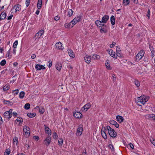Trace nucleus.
Wrapping results in <instances>:
<instances>
[{
    "label": "nucleus",
    "instance_id": "obj_33",
    "mask_svg": "<svg viewBox=\"0 0 155 155\" xmlns=\"http://www.w3.org/2000/svg\"><path fill=\"white\" fill-rule=\"evenodd\" d=\"M25 92L24 91H22L19 94V97L21 99H23L25 96Z\"/></svg>",
    "mask_w": 155,
    "mask_h": 155
},
{
    "label": "nucleus",
    "instance_id": "obj_39",
    "mask_svg": "<svg viewBox=\"0 0 155 155\" xmlns=\"http://www.w3.org/2000/svg\"><path fill=\"white\" fill-rule=\"evenodd\" d=\"M30 107V105L29 103L26 104L24 106V108L25 109L28 110Z\"/></svg>",
    "mask_w": 155,
    "mask_h": 155
},
{
    "label": "nucleus",
    "instance_id": "obj_41",
    "mask_svg": "<svg viewBox=\"0 0 155 155\" xmlns=\"http://www.w3.org/2000/svg\"><path fill=\"white\" fill-rule=\"evenodd\" d=\"M11 49V48L10 47L9 50L8 51L7 53L6 54V56L7 57H9V58H11L12 57V55H10V52Z\"/></svg>",
    "mask_w": 155,
    "mask_h": 155
},
{
    "label": "nucleus",
    "instance_id": "obj_14",
    "mask_svg": "<svg viewBox=\"0 0 155 155\" xmlns=\"http://www.w3.org/2000/svg\"><path fill=\"white\" fill-rule=\"evenodd\" d=\"M74 116L76 118H81L82 116V114L79 112H75L73 113Z\"/></svg>",
    "mask_w": 155,
    "mask_h": 155
},
{
    "label": "nucleus",
    "instance_id": "obj_46",
    "mask_svg": "<svg viewBox=\"0 0 155 155\" xmlns=\"http://www.w3.org/2000/svg\"><path fill=\"white\" fill-rule=\"evenodd\" d=\"M53 138H54L55 139H57L58 136L57 134L55 132H54L53 133Z\"/></svg>",
    "mask_w": 155,
    "mask_h": 155
},
{
    "label": "nucleus",
    "instance_id": "obj_8",
    "mask_svg": "<svg viewBox=\"0 0 155 155\" xmlns=\"http://www.w3.org/2000/svg\"><path fill=\"white\" fill-rule=\"evenodd\" d=\"M91 107V104L89 103H87L85 105L81 108V110L82 111L86 112Z\"/></svg>",
    "mask_w": 155,
    "mask_h": 155
},
{
    "label": "nucleus",
    "instance_id": "obj_16",
    "mask_svg": "<svg viewBox=\"0 0 155 155\" xmlns=\"http://www.w3.org/2000/svg\"><path fill=\"white\" fill-rule=\"evenodd\" d=\"M109 17L108 15H104L102 18L101 21L102 23L104 24V23H106L109 19Z\"/></svg>",
    "mask_w": 155,
    "mask_h": 155
},
{
    "label": "nucleus",
    "instance_id": "obj_40",
    "mask_svg": "<svg viewBox=\"0 0 155 155\" xmlns=\"http://www.w3.org/2000/svg\"><path fill=\"white\" fill-rule=\"evenodd\" d=\"M123 3L124 5L127 6L129 5L130 3L129 0H123Z\"/></svg>",
    "mask_w": 155,
    "mask_h": 155
},
{
    "label": "nucleus",
    "instance_id": "obj_11",
    "mask_svg": "<svg viewBox=\"0 0 155 155\" xmlns=\"http://www.w3.org/2000/svg\"><path fill=\"white\" fill-rule=\"evenodd\" d=\"M35 68L36 70L40 71L41 70H45V67L42 65H40L39 64H37L36 65Z\"/></svg>",
    "mask_w": 155,
    "mask_h": 155
},
{
    "label": "nucleus",
    "instance_id": "obj_61",
    "mask_svg": "<svg viewBox=\"0 0 155 155\" xmlns=\"http://www.w3.org/2000/svg\"><path fill=\"white\" fill-rule=\"evenodd\" d=\"M150 11L149 10H148L147 12V16L148 17V18H149L150 17Z\"/></svg>",
    "mask_w": 155,
    "mask_h": 155
},
{
    "label": "nucleus",
    "instance_id": "obj_10",
    "mask_svg": "<svg viewBox=\"0 0 155 155\" xmlns=\"http://www.w3.org/2000/svg\"><path fill=\"white\" fill-rule=\"evenodd\" d=\"M45 133L47 134L48 135L50 136L51 134V131L48 126H47L45 125Z\"/></svg>",
    "mask_w": 155,
    "mask_h": 155
},
{
    "label": "nucleus",
    "instance_id": "obj_29",
    "mask_svg": "<svg viewBox=\"0 0 155 155\" xmlns=\"http://www.w3.org/2000/svg\"><path fill=\"white\" fill-rule=\"evenodd\" d=\"M42 0H38L37 6L38 9H40L41 8Z\"/></svg>",
    "mask_w": 155,
    "mask_h": 155
},
{
    "label": "nucleus",
    "instance_id": "obj_23",
    "mask_svg": "<svg viewBox=\"0 0 155 155\" xmlns=\"http://www.w3.org/2000/svg\"><path fill=\"white\" fill-rule=\"evenodd\" d=\"M55 67L58 70L60 71L61 69L62 64L61 63L58 62L56 64Z\"/></svg>",
    "mask_w": 155,
    "mask_h": 155
},
{
    "label": "nucleus",
    "instance_id": "obj_34",
    "mask_svg": "<svg viewBox=\"0 0 155 155\" xmlns=\"http://www.w3.org/2000/svg\"><path fill=\"white\" fill-rule=\"evenodd\" d=\"M36 115V114L32 113H29L27 114V116L28 117L30 118H32L35 117Z\"/></svg>",
    "mask_w": 155,
    "mask_h": 155
},
{
    "label": "nucleus",
    "instance_id": "obj_47",
    "mask_svg": "<svg viewBox=\"0 0 155 155\" xmlns=\"http://www.w3.org/2000/svg\"><path fill=\"white\" fill-rule=\"evenodd\" d=\"M135 84L136 85L137 87H139L140 86V84L139 81L137 80H135Z\"/></svg>",
    "mask_w": 155,
    "mask_h": 155
},
{
    "label": "nucleus",
    "instance_id": "obj_24",
    "mask_svg": "<svg viewBox=\"0 0 155 155\" xmlns=\"http://www.w3.org/2000/svg\"><path fill=\"white\" fill-rule=\"evenodd\" d=\"M6 16V13L5 12H2L0 15V20H4L5 19Z\"/></svg>",
    "mask_w": 155,
    "mask_h": 155
},
{
    "label": "nucleus",
    "instance_id": "obj_21",
    "mask_svg": "<svg viewBox=\"0 0 155 155\" xmlns=\"http://www.w3.org/2000/svg\"><path fill=\"white\" fill-rule=\"evenodd\" d=\"M105 65L106 68L107 69L111 70L112 69L110 65V64L109 63V61L107 60L106 61Z\"/></svg>",
    "mask_w": 155,
    "mask_h": 155
},
{
    "label": "nucleus",
    "instance_id": "obj_13",
    "mask_svg": "<svg viewBox=\"0 0 155 155\" xmlns=\"http://www.w3.org/2000/svg\"><path fill=\"white\" fill-rule=\"evenodd\" d=\"M106 26L104 24H103L100 27V32L101 33H106L107 32V30L106 29Z\"/></svg>",
    "mask_w": 155,
    "mask_h": 155
},
{
    "label": "nucleus",
    "instance_id": "obj_48",
    "mask_svg": "<svg viewBox=\"0 0 155 155\" xmlns=\"http://www.w3.org/2000/svg\"><path fill=\"white\" fill-rule=\"evenodd\" d=\"M110 55L115 58H117V55L114 52L112 54V55L111 54Z\"/></svg>",
    "mask_w": 155,
    "mask_h": 155
},
{
    "label": "nucleus",
    "instance_id": "obj_22",
    "mask_svg": "<svg viewBox=\"0 0 155 155\" xmlns=\"http://www.w3.org/2000/svg\"><path fill=\"white\" fill-rule=\"evenodd\" d=\"M74 26L72 25V24L71 23V21L69 23H66L64 24L65 28H72Z\"/></svg>",
    "mask_w": 155,
    "mask_h": 155
},
{
    "label": "nucleus",
    "instance_id": "obj_36",
    "mask_svg": "<svg viewBox=\"0 0 155 155\" xmlns=\"http://www.w3.org/2000/svg\"><path fill=\"white\" fill-rule=\"evenodd\" d=\"M63 143V140L62 138H61L58 140V144L60 147L62 146Z\"/></svg>",
    "mask_w": 155,
    "mask_h": 155
},
{
    "label": "nucleus",
    "instance_id": "obj_38",
    "mask_svg": "<svg viewBox=\"0 0 155 155\" xmlns=\"http://www.w3.org/2000/svg\"><path fill=\"white\" fill-rule=\"evenodd\" d=\"M10 88V86L6 84L3 87V90L4 91H7Z\"/></svg>",
    "mask_w": 155,
    "mask_h": 155
},
{
    "label": "nucleus",
    "instance_id": "obj_63",
    "mask_svg": "<svg viewBox=\"0 0 155 155\" xmlns=\"http://www.w3.org/2000/svg\"><path fill=\"white\" fill-rule=\"evenodd\" d=\"M151 143L155 146V140H151Z\"/></svg>",
    "mask_w": 155,
    "mask_h": 155
},
{
    "label": "nucleus",
    "instance_id": "obj_60",
    "mask_svg": "<svg viewBox=\"0 0 155 155\" xmlns=\"http://www.w3.org/2000/svg\"><path fill=\"white\" fill-rule=\"evenodd\" d=\"M39 112L41 114H43L44 112V110L43 109H40Z\"/></svg>",
    "mask_w": 155,
    "mask_h": 155
},
{
    "label": "nucleus",
    "instance_id": "obj_6",
    "mask_svg": "<svg viewBox=\"0 0 155 155\" xmlns=\"http://www.w3.org/2000/svg\"><path fill=\"white\" fill-rule=\"evenodd\" d=\"M81 19V17L79 16L75 18L71 21V23L72 24V25L74 26L77 22L80 21Z\"/></svg>",
    "mask_w": 155,
    "mask_h": 155
},
{
    "label": "nucleus",
    "instance_id": "obj_9",
    "mask_svg": "<svg viewBox=\"0 0 155 155\" xmlns=\"http://www.w3.org/2000/svg\"><path fill=\"white\" fill-rule=\"evenodd\" d=\"M51 137L50 136L47 137L44 140V143L46 146H48L49 145L51 142Z\"/></svg>",
    "mask_w": 155,
    "mask_h": 155
},
{
    "label": "nucleus",
    "instance_id": "obj_12",
    "mask_svg": "<svg viewBox=\"0 0 155 155\" xmlns=\"http://www.w3.org/2000/svg\"><path fill=\"white\" fill-rule=\"evenodd\" d=\"M83 131V128L81 127H79L77 130V133L76 134L77 136H81L82 133Z\"/></svg>",
    "mask_w": 155,
    "mask_h": 155
},
{
    "label": "nucleus",
    "instance_id": "obj_56",
    "mask_svg": "<svg viewBox=\"0 0 155 155\" xmlns=\"http://www.w3.org/2000/svg\"><path fill=\"white\" fill-rule=\"evenodd\" d=\"M16 48H14L13 50V53L15 55L16 54Z\"/></svg>",
    "mask_w": 155,
    "mask_h": 155
},
{
    "label": "nucleus",
    "instance_id": "obj_57",
    "mask_svg": "<svg viewBox=\"0 0 155 155\" xmlns=\"http://www.w3.org/2000/svg\"><path fill=\"white\" fill-rule=\"evenodd\" d=\"M139 105L140 106V107H139L138 108L139 110L140 111H143V109H142L141 108V105H140V104Z\"/></svg>",
    "mask_w": 155,
    "mask_h": 155
},
{
    "label": "nucleus",
    "instance_id": "obj_55",
    "mask_svg": "<svg viewBox=\"0 0 155 155\" xmlns=\"http://www.w3.org/2000/svg\"><path fill=\"white\" fill-rule=\"evenodd\" d=\"M60 17L58 16L55 17L54 18V20L56 21H58L60 19Z\"/></svg>",
    "mask_w": 155,
    "mask_h": 155
},
{
    "label": "nucleus",
    "instance_id": "obj_15",
    "mask_svg": "<svg viewBox=\"0 0 155 155\" xmlns=\"http://www.w3.org/2000/svg\"><path fill=\"white\" fill-rule=\"evenodd\" d=\"M84 60L85 62L87 64H89L91 61V56L88 55H86L84 57Z\"/></svg>",
    "mask_w": 155,
    "mask_h": 155
},
{
    "label": "nucleus",
    "instance_id": "obj_35",
    "mask_svg": "<svg viewBox=\"0 0 155 155\" xmlns=\"http://www.w3.org/2000/svg\"><path fill=\"white\" fill-rule=\"evenodd\" d=\"M110 21L112 25H114L115 24L114 17L113 15H112L110 17Z\"/></svg>",
    "mask_w": 155,
    "mask_h": 155
},
{
    "label": "nucleus",
    "instance_id": "obj_62",
    "mask_svg": "<svg viewBox=\"0 0 155 155\" xmlns=\"http://www.w3.org/2000/svg\"><path fill=\"white\" fill-rule=\"evenodd\" d=\"M12 17H13L12 15H10L8 18V20H10L12 18Z\"/></svg>",
    "mask_w": 155,
    "mask_h": 155
},
{
    "label": "nucleus",
    "instance_id": "obj_54",
    "mask_svg": "<svg viewBox=\"0 0 155 155\" xmlns=\"http://www.w3.org/2000/svg\"><path fill=\"white\" fill-rule=\"evenodd\" d=\"M108 53L110 55H112V54L114 52L111 49H109L108 51Z\"/></svg>",
    "mask_w": 155,
    "mask_h": 155
},
{
    "label": "nucleus",
    "instance_id": "obj_31",
    "mask_svg": "<svg viewBox=\"0 0 155 155\" xmlns=\"http://www.w3.org/2000/svg\"><path fill=\"white\" fill-rule=\"evenodd\" d=\"M15 122L16 123H18V124H22L23 122V119L22 118H17L15 120Z\"/></svg>",
    "mask_w": 155,
    "mask_h": 155
},
{
    "label": "nucleus",
    "instance_id": "obj_64",
    "mask_svg": "<svg viewBox=\"0 0 155 155\" xmlns=\"http://www.w3.org/2000/svg\"><path fill=\"white\" fill-rule=\"evenodd\" d=\"M12 114L15 117H16L17 115V113L15 112H13L12 113Z\"/></svg>",
    "mask_w": 155,
    "mask_h": 155
},
{
    "label": "nucleus",
    "instance_id": "obj_32",
    "mask_svg": "<svg viewBox=\"0 0 155 155\" xmlns=\"http://www.w3.org/2000/svg\"><path fill=\"white\" fill-rule=\"evenodd\" d=\"M18 142V139L17 137H15L13 139V143L14 145H17Z\"/></svg>",
    "mask_w": 155,
    "mask_h": 155
},
{
    "label": "nucleus",
    "instance_id": "obj_1",
    "mask_svg": "<svg viewBox=\"0 0 155 155\" xmlns=\"http://www.w3.org/2000/svg\"><path fill=\"white\" fill-rule=\"evenodd\" d=\"M107 130L109 135L112 138H115L116 137L117 134L114 130L109 126H107L105 127H102L101 129V133L103 137L105 139L107 138L106 131Z\"/></svg>",
    "mask_w": 155,
    "mask_h": 155
},
{
    "label": "nucleus",
    "instance_id": "obj_4",
    "mask_svg": "<svg viewBox=\"0 0 155 155\" xmlns=\"http://www.w3.org/2000/svg\"><path fill=\"white\" fill-rule=\"evenodd\" d=\"M12 109H10L8 111L5 112L3 114V116L5 118L10 119L12 117Z\"/></svg>",
    "mask_w": 155,
    "mask_h": 155
},
{
    "label": "nucleus",
    "instance_id": "obj_26",
    "mask_svg": "<svg viewBox=\"0 0 155 155\" xmlns=\"http://www.w3.org/2000/svg\"><path fill=\"white\" fill-rule=\"evenodd\" d=\"M68 51V54L71 57L74 58L75 57L74 53L71 49H69Z\"/></svg>",
    "mask_w": 155,
    "mask_h": 155
},
{
    "label": "nucleus",
    "instance_id": "obj_19",
    "mask_svg": "<svg viewBox=\"0 0 155 155\" xmlns=\"http://www.w3.org/2000/svg\"><path fill=\"white\" fill-rule=\"evenodd\" d=\"M13 9L15 10V12H16L21 10V6L18 4L15 5Z\"/></svg>",
    "mask_w": 155,
    "mask_h": 155
},
{
    "label": "nucleus",
    "instance_id": "obj_28",
    "mask_svg": "<svg viewBox=\"0 0 155 155\" xmlns=\"http://www.w3.org/2000/svg\"><path fill=\"white\" fill-rule=\"evenodd\" d=\"M100 58V56L97 54H94L92 56V59L94 60H98Z\"/></svg>",
    "mask_w": 155,
    "mask_h": 155
},
{
    "label": "nucleus",
    "instance_id": "obj_30",
    "mask_svg": "<svg viewBox=\"0 0 155 155\" xmlns=\"http://www.w3.org/2000/svg\"><path fill=\"white\" fill-rule=\"evenodd\" d=\"M11 153V150L9 148L6 149L4 153V155H9Z\"/></svg>",
    "mask_w": 155,
    "mask_h": 155
},
{
    "label": "nucleus",
    "instance_id": "obj_49",
    "mask_svg": "<svg viewBox=\"0 0 155 155\" xmlns=\"http://www.w3.org/2000/svg\"><path fill=\"white\" fill-rule=\"evenodd\" d=\"M116 52H117L116 55H117V57L118 56L119 57H120L122 56L121 54L120 53H119L118 51H117V48H116Z\"/></svg>",
    "mask_w": 155,
    "mask_h": 155
},
{
    "label": "nucleus",
    "instance_id": "obj_18",
    "mask_svg": "<svg viewBox=\"0 0 155 155\" xmlns=\"http://www.w3.org/2000/svg\"><path fill=\"white\" fill-rule=\"evenodd\" d=\"M116 118L117 121L119 123H120L123 121L124 118L121 116L118 115L116 116Z\"/></svg>",
    "mask_w": 155,
    "mask_h": 155
},
{
    "label": "nucleus",
    "instance_id": "obj_2",
    "mask_svg": "<svg viewBox=\"0 0 155 155\" xmlns=\"http://www.w3.org/2000/svg\"><path fill=\"white\" fill-rule=\"evenodd\" d=\"M149 97L145 95L141 96L137 98L136 102L138 105H140V103H141L143 105L148 101Z\"/></svg>",
    "mask_w": 155,
    "mask_h": 155
},
{
    "label": "nucleus",
    "instance_id": "obj_51",
    "mask_svg": "<svg viewBox=\"0 0 155 155\" xmlns=\"http://www.w3.org/2000/svg\"><path fill=\"white\" fill-rule=\"evenodd\" d=\"M108 147L111 150H114V147L112 144H110L109 145Z\"/></svg>",
    "mask_w": 155,
    "mask_h": 155
},
{
    "label": "nucleus",
    "instance_id": "obj_52",
    "mask_svg": "<svg viewBox=\"0 0 155 155\" xmlns=\"http://www.w3.org/2000/svg\"><path fill=\"white\" fill-rule=\"evenodd\" d=\"M34 139L36 140L37 141L39 139V137L38 136H34L33 137Z\"/></svg>",
    "mask_w": 155,
    "mask_h": 155
},
{
    "label": "nucleus",
    "instance_id": "obj_5",
    "mask_svg": "<svg viewBox=\"0 0 155 155\" xmlns=\"http://www.w3.org/2000/svg\"><path fill=\"white\" fill-rule=\"evenodd\" d=\"M23 133L25 134L26 136H28L30 134V129L27 126H24L23 127Z\"/></svg>",
    "mask_w": 155,
    "mask_h": 155
},
{
    "label": "nucleus",
    "instance_id": "obj_43",
    "mask_svg": "<svg viewBox=\"0 0 155 155\" xmlns=\"http://www.w3.org/2000/svg\"><path fill=\"white\" fill-rule=\"evenodd\" d=\"M18 44V41H15L13 44L12 47L13 48H16L17 45Z\"/></svg>",
    "mask_w": 155,
    "mask_h": 155
},
{
    "label": "nucleus",
    "instance_id": "obj_25",
    "mask_svg": "<svg viewBox=\"0 0 155 155\" xmlns=\"http://www.w3.org/2000/svg\"><path fill=\"white\" fill-rule=\"evenodd\" d=\"M110 123L111 124L114 125L117 128H118L119 127V124L116 121L114 120H110Z\"/></svg>",
    "mask_w": 155,
    "mask_h": 155
},
{
    "label": "nucleus",
    "instance_id": "obj_20",
    "mask_svg": "<svg viewBox=\"0 0 155 155\" xmlns=\"http://www.w3.org/2000/svg\"><path fill=\"white\" fill-rule=\"evenodd\" d=\"M145 117L147 118H153L154 119H155V115L152 114H149L146 115Z\"/></svg>",
    "mask_w": 155,
    "mask_h": 155
},
{
    "label": "nucleus",
    "instance_id": "obj_42",
    "mask_svg": "<svg viewBox=\"0 0 155 155\" xmlns=\"http://www.w3.org/2000/svg\"><path fill=\"white\" fill-rule=\"evenodd\" d=\"M6 60L5 59H3L1 61L0 64L1 66H4L6 64Z\"/></svg>",
    "mask_w": 155,
    "mask_h": 155
},
{
    "label": "nucleus",
    "instance_id": "obj_17",
    "mask_svg": "<svg viewBox=\"0 0 155 155\" xmlns=\"http://www.w3.org/2000/svg\"><path fill=\"white\" fill-rule=\"evenodd\" d=\"M43 33L44 30H40L36 34L35 36L38 38H40Z\"/></svg>",
    "mask_w": 155,
    "mask_h": 155
},
{
    "label": "nucleus",
    "instance_id": "obj_27",
    "mask_svg": "<svg viewBox=\"0 0 155 155\" xmlns=\"http://www.w3.org/2000/svg\"><path fill=\"white\" fill-rule=\"evenodd\" d=\"M95 23L96 25H97V26L99 27L100 28V27L101 26L104 24L102 23V22L101 21L99 20H97L95 21Z\"/></svg>",
    "mask_w": 155,
    "mask_h": 155
},
{
    "label": "nucleus",
    "instance_id": "obj_59",
    "mask_svg": "<svg viewBox=\"0 0 155 155\" xmlns=\"http://www.w3.org/2000/svg\"><path fill=\"white\" fill-rule=\"evenodd\" d=\"M36 57V55H35V54H32L31 56V58L32 59H34Z\"/></svg>",
    "mask_w": 155,
    "mask_h": 155
},
{
    "label": "nucleus",
    "instance_id": "obj_3",
    "mask_svg": "<svg viewBox=\"0 0 155 155\" xmlns=\"http://www.w3.org/2000/svg\"><path fill=\"white\" fill-rule=\"evenodd\" d=\"M145 52L144 50H141L137 54L136 56V59L137 61H138L140 60L143 56Z\"/></svg>",
    "mask_w": 155,
    "mask_h": 155
},
{
    "label": "nucleus",
    "instance_id": "obj_50",
    "mask_svg": "<svg viewBox=\"0 0 155 155\" xmlns=\"http://www.w3.org/2000/svg\"><path fill=\"white\" fill-rule=\"evenodd\" d=\"M31 0H26V5L28 7L29 5Z\"/></svg>",
    "mask_w": 155,
    "mask_h": 155
},
{
    "label": "nucleus",
    "instance_id": "obj_45",
    "mask_svg": "<svg viewBox=\"0 0 155 155\" xmlns=\"http://www.w3.org/2000/svg\"><path fill=\"white\" fill-rule=\"evenodd\" d=\"M116 75L114 74H112V77L111 78V79L114 82H115L116 81Z\"/></svg>",
    "mask_w": 155,
    "mask_h": 155
},
{
    "label": "nucleus",
    "instance_id": "obj_7",
    "mask_svg": "<svg viewBox=\"0 0 155 155\" xmlns=\"http://www.w3.org/2000/svg\"><path fill=\"white\" fill-rule=\"evenodd\" d=\"M56 48L60 50H63L64 48L63 47V45L60 42L57 43L55 44Z\"/></svg>",
    "mask_w": 155,
    "mask_h": 155
},
{
    "label": "nucleus",
    "instance_id": "obj_58",
    "mask_svg": "<svg viewBox=\"0 0 155 155\" xmlns=\"http://www.w3.org/2000/svg\"><path fill=\"white\" fill-rule=\"evenodd\" d=\"M129 147H130V148H131L132 149H133L134 147V146L132 143L129 144Z\"/></svg>",
    "mask_w": 155,
    "mask_h": 155
},
{
    "label": "nucleus",
    "instance_id": "obj_53",
    "mask_svg": "<svg viewBox=\"0 0 155 155\" xmlns=\"http://www.w3.org/2000/svg\"><path fill=\"white\" fill-rule=\"evenodd\" d=\"M48 62L49 63V64L48 65V66L49 68H50L52 65V62L50 61H49Z\"/></svg>",
    "mask_w": 155,
    "mask_h": 155
},
{
    "label": "nucleus",
    "instance_id": "obj_37",
    "mask_svg": "<svg viewBox=\"0 0 155 155\" xmlns=\"http://www.w3.org/2000/svg\"><path fill=\"white\" fill-rule=\"evenodd\" d=\"M68 15L69 17L72 16L73 13V11L71 9H69L68 10Z\"/></svg>",
    "mask_w": 155,
    "mask_h": 155
},
{
    "label": "nucleus",
    "instance_id": "obj_44",
    "mask_svg": "<svg viewBox=\"0 0 155 155\" xmlns=\"http://www.w3.org/2000/svg\"><path fill=\"white\" fill-rule=\"evenodd\" d=\"M19 92V90L18 89H16L12 91V93H13L14 96L17 95Z\"/></svg>",
    "mask_w": 155,
    "mask_h": 155
}]
</instances>
